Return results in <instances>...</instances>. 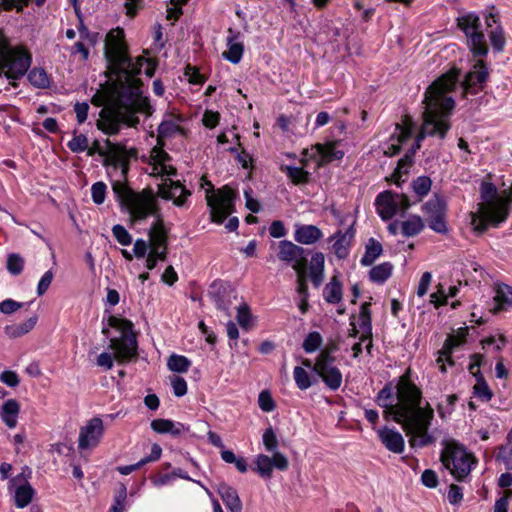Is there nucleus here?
Instances as JSON below:
<instances>
[{"instance_id":"nucleus-1","label":"nucleus","mask_w":512,"mask_h":512,"mask_svg":"<svg viewBox=\"0 0 512 512\" xmlns=\"http://www.w3.org/2000/svg\"><path fill=\"white\" fill-rule=\"evenodd\" d=\"M104 55L107 60V76L114 78L112 85L103 94L93 97V102L104 108L100 112L97 127L105 134L114 135L120 130L121 124L135 127L139 123L136 116L141 113L150 117L153 108L147 97L142 96V82L136 77L146 64L145 74L152 77L156 64L143 56L135 62L128 55L127 45L122 29H112L105 38Z\"/></svg>"},{"instance_id":"nucleus-2","label":"nucleus","mask_w":512,"mask_h":512,"mask_svg":"<svg viewBox=\"0 0 512 512\" xmlns=\"http://www.w3.org/2000/svg\"><path fill=\"white\" fill-rule=\"evenodd\" d=\"M396 399L394 403L393 391L389 385L378 393L377 403L384 408V418H392L402 426L411 447L422 448L433 443L434 437L430 435L429 427L434 418V410L428 402L421 405L422 392L411 382L408 374L399 378Z\"/></svg>"},{"instance_id":"nucleus-3","label":"nucleus","mask_w":512,"mask_h":512,"mask_svg":"<svg viewBox=\"0 0 512 512\" xmlns=\"http://www.w3.org/2000/svg\"><path fill=\"white\" fill-rule=\"evenodd\" d=\"M459 71L452 69L434 81L425 93L423 100V123L416 137V149L427 136L443 140L450 129L449 115L454 108V100L449 93L455 87Z\"/></svg>"},{"instance_id":"nucleus-4","label":"nucleus","mask_w":512,"mask_h":512,"mask_svg":"<svg viewBox=\"0 0 512 512\" xmlns=\"http://www.w3.org/2000/svg\"><path fill=\"white\" fill-rule=\"evenodd\" d=\"M481 199L477 211L471 212V225L473 230L482 233L489 225H498L508 216L507 198L499 195L494 184L483 182L481 185Z\"/></svg>"},{"instance_id":"nucleus-5","label":"nucleus","mask_w":512,"mask_h":512,"mask_svg":"<svg viewBox=\"0 0 512 512\" xmlns=\"http://www.w3.org/2000/svg\"><path fill=\"white\" fill-rule=\"evenodd\" d=\"M31 64V55L23 47H11L8 40L0 37V87L16 88Z\"/></svg>"},{"instance_id":"nucleus-6","label":"nucleus","mask_w":512,"mask_h":512,"mask_svg":"<svg viewBox=\"0 0 512 512\" xmlns=\"http://www.w3.org/2000/svg\"><path fill=\"white\" fill-rule=\"evenodd\" d=\"M112 189L123 206L127 208L132 222L144 220L155 211V199L150 192L136 193L121 179L115 180Z\"/></svg>"},{"instance_id":"nucleus-7","label":"nucleus","mask_w":512,"mask_h":512,"mask_svg":"<svg viewBox=\"0 0 512 512\" xmlns=\"http://www.w3.org/2000/svg\"><path fill=\"white\" fill-rule=\"evenodd\" d=\"M109 326L117 329L121 336L110 339V349L114 351V357L118 361L130 360L137 355L136 336L132 331V323L126 319L109 317Z\"/></svg>"},{"instance_id":"nucleus-8","label":"nucleus","mask_w":512,"mask_h":512,"mask_svg":"<svg viewBox=\"0 0 512 512\" xmlns=\"http://www.w3.org/2000/svg\"><path fill=\"white\" fill-rule=\"evenodd\" d=\"M441 461L458 481L464 480L470 474L476 462L474 456L456 442L446 444L441 453Z\"/></svg>"},{"instance_id":"nucleus-9","label":"nucleus","mask_w":512,"mask_h":512,"mask_svg":"<svg viewBox=\"0 0 512 512\" xmlns=\"http://www.w3.org/2000/svg\"><path fill=\"white\" fill-rule=\"evenodd\" d=\"M88 156L98 154L105 157L104 165L112 166L115 170L120 168L122 180H125L128 172L129 161L135 155L134 150H127L125 147L106 140L105 147H101L98 141L86 149Z\"/></svg>"},{"instance_id":"nucleus-10","label":"nucleus","mask_w":512,"mask_h":512,"mask_svg":"<svg viewBox=\"0 0 512 512\" xmlns=\"http://www.w3.org/2000/svg\"><path fill=\"white\" fill-rule=\"evenodd\" d=\"M205 183L210 186L206 192V200L210 208L211 220L220 224L233 212L235 192L230 187L224 186L213 193L212 185L206 181Z\"/></svg>"},{"instance_id":"nucleus-11","label":"nucleus","mask_w":512,"mask_h":512,"mask_svg":"<svg viewBox=\"0 0 512 512\" xmlns=\"http://www.w3.org/2000/svg\"><path fill=\"white\" fill-rule=\"evenodd\" d=\"M149 252L146 257V267L153 270L158 261H165L168 250V236L161 220L156 221L148 232Z\"/></svg>"},{"instance_id":"nucleus-12","label":"nucleus","mask_w":512,"mask_h":512,"mask_svg":"<svg viewBox=\"0 0 512 512\" xmlns=\"http://www.w3.org/2000/svg\"><path fill=\"white\" fill-rule=\"evenodd\" d=\"M458 26L465 33L469 47L474 56H485L488 46L485 36L480 30V19L477 15L469 13L458 18Z\"/></svg>"},{"instance_id":"nucleus-13","label":"nucleus","mask_w":512,"mask_h":512,"mask_svg":"<svg viewBox=\"0 0 512 512\" xmlns=\"http://www.w3.org/2000/svg\"><path fill=\"white\" fill-rule=\"evenodd\" d=\"M376 209L383 220H389L398 213H404L410 202L406 195L391 191H384L376 198Z\"/></svg>"},{"instance_id":"nucleus-14","label":"nucleus","mask_w":512,"mask_h":512,"mask_svg":"<svg viewBox=\"0 0 512 512\" xmlns=\"http://www.w3.org/2000/svg\"><path fill=\"white\" fill-rule=\"evenodd\" d=\"M278 259L292 265L295 271L307 269L305 250L288 240L280 241L277 245Z\"/></svg>"},{"instance_id":"nucleus-15","label":"nucleus","mask_w":512,"mask_h":512,"mask_svg":"<svg viewBox=\"0 0 512 512\" xmlns=\"http://www.w3.org/2000/svg\"><path fill=\"white\" fill-rule=\"evenodd\" d=\"M424 210L428 216L429 227L437 233H446V201L440 196H435L424 205Z\"/></svg>"},{"instance_id":"nucleus-16","label":"nucleus","mask_w":512,"mask_h":512,"mask_svg":"<svg viewBox=\"0 0 512 512\" xmlns=\"http://www.w3.org/2000/svg\"><path fill=\"white\" fill-rule=\"evenodd\" d=\"M288 465L287 457L281 452H274L271 457L265 454H259L255 459V471L265 479L272 477L273 468L285 471Z\"/></svg>"},{"instance_id":"nucleus-17","label":"nucleus","mask_w":512,"mask_h":512,"mask_svg":"<svg viewBox=\"0 0 512 512\" xmlns=\"http://www.w3.org/2000/svg\"><path fill=\"white\" fill-rule=\"evenodd\" d=\"M104 433L103 422L100 418L90 419L79 432L78 446L80 449L95 448L101 441Z\"/></svg>"},{"instance_id":"nucleus-18","label":"nucleus","mask_w":512,"mask_h":512,"mask_svg":"<svg viewBox=\"0 0 512 512\" xmlns=\"http://www.w3.org/2000/svg\"><path fill=\"white\" fill-rule=\"evenodd\" d=\"M313 371L331 390H337L342 384V373L335 365V360L316 359Z\"/></svg>"},{"instance_id":"nucleus-19","label":"nucleus","mask_w":512,"mask_h":512,"mask_svg":"<svg viewBox=\"0 0 512 512\" xmlns=\"http://www.w3.org/2000/svg\"><path fill=\"white\" fill-rule=\"evenodd\" d=\"M488 77L487 67L483 60H477L473 70L467 73L462 83L463 93L476 94L483 88V83Z\"/></svg>"},{"instance_id":"nucleus-20","label":"nucleus","mask_w":512,"mask_h":512,"mask_svg":"<svg viewBox=\"0 0 512 512\" xmlns=\"http://www.w3.org/2000/svg\"><path fill=\"white\" fill-rule=\"evenodd\" d=\"M413 126L409 116H404L402 122L396 124L395 132L391 135L389 144L384 151L385 155L393 156L400 151L401 144L411 137Z\"/></svg>"},{"instance_id":"nucleus-21","label":"nucleus","mask_w":512,"mask_h":512,"mask_svg":"<svg viewBox=\"0 0 512 512\" xmlns=\"http://www.w3.org/2000/svg\"><path fill=\"white\" fill-rule=\"evenodd\" d=\"M150 158L151 172L153 176H172L176 174V169L169 164L170 156L162 149L161 146H155L151 150Z\"/></svg>"},{"instance_id":"nucleus-22","label":"nucleus","mask_w":512,"mask_h":512,"mask_svg":"<svg viewBox=\"0 0 512 512\" xmlns=\"http://www.w3.org/2000/svg\"><path fill=\"white\" fill-rule=\"evenodd\" d=\"M190 194V191L179 181H173L171 179H166L159 188V195L164 199L173 200L174 204L177 206H182Z\"/></svg>"},{"instance_id":"nucleus-23","label":"nucleus","mask_w":512,"mask_h":512,"mask_svg":"<svg viewBox=\"0 0 512 512\" xmlns=\"http://www.w3.org/2000/svg\"><path fill=\"white\" fill-rule=\"evenodd\" d=\"M354 234L355 231L350 226L345 231H337L329 238V242H332V250L338 258L344 259L348 256Z\"/></svg>"},{"instance_id":"nucleus-24","label":"nucleus","mask_w":512,"mask_h":512,"mask_svg":"<svg viewBox=\"0 0 512 512\" xmlns=\"http://www.w3.org/2000/svg\"><path fill=\"white\" fill-rule=\"evenodd\" d=\"M11 486L15 487L14 498L17 508H24L28 506L34 496V489L32 486L22 478L21 475L13 478L10 481Z\"/></svg>"},{"instance_id":"nucleus-25","label":"nucleus","mask_w":512,"mask_h":512,"mask_svg":"<svg viewBox=\"0 0 512 512\" xmlns=\"http://www.w3.org/2000/svg\"><path fill=\"white\" fill-rule=\"evenodd\" d=\"M358 324L361 332V341H367L366 350L368 353L371 352L372 348V325H371V314H370V303L364 302L361 305Z\"/></svg>"},{"instance_id":"nucleus-26","label":"nucleus","mask_w":512,"mask_h":512,"mask_svg":"<svg viewBox=\"0 0 512 512\" xmlns=\"http://www.w3.org/2000/svg\"><path fill=\"white\" fill-rule=\"evenodd\" d=\"M378 436L389 451L397 454L404 451V438L398 431L385 427L378 430Z\"/></svg>"},{"instance_id":"nucleus-27","label":"nucleus","mask_w":512,"mask_h":512,"mask_svg":"<svg viewBox=\"0 0 512 512\" xmlns=\"http://www.w3.org/2000/svg\"><path fill=\"white\" fill-rule=\"evenodd\" d=\"M140 2L141 0H126L125 7L128 16L134 17L136 15ZM187 2L188 0H170V6L167 8V18L169 20H177L182 14V5Z\"/></svg>"},{"instance_id":"nucleus-28","label":"nucleus","mask_w":512,"mask_h":512,"mask_svg":"<svg viewBox=\"0 0 512 512\" xmlns=\"http://www.w3.org/2000/svg\"><path fill=\"white\" fill-rule=\"evenodd\" d=\"M321 230L315 225H296L294 239L296 242L310 245L322 237Z\"/></svg>"},{"instance_id":"nucleus-29","label":"nucleus","mask_w":512,"mask_h":512,"mask_svg":"<svg viewBox=\"0 0 512 512\" xmlns=\"http://www.w3.org/2000/svg\"><path fill=\"white\" fill-rule=\"evenodd\" d=\"M218 493L230 512H241L242 502L237 491L225 483L218 485Z\"/></svg>"},{"instance_id":"nucleus-30","label":"nucleus","mask_w":512,"mask_h":512,"mask_svg":"<svg viewBox=\"0 0 512 512\" xmlns=\"http://www.w3.org/2000/svg\"><path fill=\"white\" fill-rule=\"evenodd\" d=\"M324 263H325V257L324 254L321 252H316L311 257L310 263H309V276L311 278V281L313 285L318 288L324 279Z\"/></svg>"},{"instance_id":"nucleus-31","label":"nucleus","mask_w":512,"mask_h":512,"mask_svg":"<svg viewBox=\"0 0 512 512\" xmlns=\"http://www.w3.org/2000/svg\"><path fill=\"white\" fill-rule=\"evenodd\" d=\"M38 322V316L33 315L25 321L5 327V334L10 338H19L32 331Z\"/></svg>"},{"instance_id":"nucleus-32","label":"nucleus","mask_w":512,"mask_h":512,"mask_svg":"<svg viewBox=\"0 0 512 512\" xmlns=\"http://www.w3.org/2000/svg\"><path fill=\"white\" fill-rule=\"evenodd\" d=\"M162 453V448L158 444H153L151 448V452L148 456L141 459L139 462L132 464V465H126V466H119L117 467V471L122 475H128L138 469H140L142 466L157 461Z\"/></svg>"},{"instance_id":"nucleus-33","label":"nucleus","mask_w":512,"mask_h":512,"mask_svg":"<svg viewBox=\"0 0 512 512\" xmlns=\"http://www.w3.org/2000/svg\"><path fill=\"white\" fill-rule=\"evenodd\" d=\"M228 33L231 35L227 38L228 50L223 52V57L229 60L232 63H238L243 55L244 47L243 44L237 42L236 39L239 36L238 34H233V30L228 29Z\"/></svg>"},{"instance_id":"nucleus-34","label":"nucleus","mask_w":512,"mask_h":512,"mask_svg":"<svg viewBox=\"0 0 512 512\" xmlns=\"http://www.w3.org/2000/svg\"><path fill=\"white\" fill-rule=\"evenodd\" d=\"M151 428L157 433H168L174 436L188 430L183 424L175 423L168 419H154L151 422Z\"/></svg>"},{"instance_id":"nucleus-35","label":"nucleus","mask_w":512,"mask_h":512,"mask_svg":"<svg viewBox=\"0 0 512 512\" xmlns=\"http://www.w3.org/2000/svg\"><path fill=\"white\" fill-rule=\"evenodd\" d=\"M336 142H330L326 144H316L315 149L317 154L320 156L319 165H324L333 160H339L343 157L341 151L336 150Z\"/></svg>"},{"instance_id":"nucleus-36","label":"nucleus","mask_w":512,"mask_h":512,"mask_svg":"<svg viewBox=\"0 0 512 512\" xmlns=\"http://www.w3.org/2000/svg\"><path fill=\"white\" fill-rule=\"evenodd\" d=\"M462 342H463L462 337L450 336L447 338V340L445 341L444 346H443L442 350L439 352V356L436 360L441 372H443V373L446 372V367L444 365L445 361H447L450 365L453 364V361L451 360V357H450L451 350L454 347L458 346Z\"/></svg>"},{"instance_id":"nucleus-37","label":"nucleus","mask_w":512,"mask_h":512,"mask_svg":"<svg viewBox=\"0 0 512 512\" xmlns=\"http://www.w3.org/2000/svg\"><path fill=\"white\" fill-rule=\"evenodd\" d=\"M20 411L19 403L14 399L7 400L1 409V419L9 427L15 428Z\"/></svg>"},{"instance_id":"nucleus-38","label":"nucleus","mask_w":512,"mask_h":512,"mask_svg":"<svg viewBox=\"0 0 512 512\" xmlns=\"http://www.w3.org/2000/svg\"><path fill=\"white\" fill-rule=\"evenodd\" d=\"M494 301L496 303L495 312L512 308V287L506 284L498 285Z\"/></svg>"},{"instance_id":"nucleus-39","label":"nucleus","mask_w":512,"mask_h":512,"mask_svg":"<svg viewBox=\"0 0 512 512\" xmlns=\"http://www.w3.org/2000/svg\"><path fill=\"white\" fill-rule=\"evenodd\" d=\"M324 299L331 304H337L342 299V285L337 276H333L323 290Z\"/></svg>"},{"instance_id":"nucleus-40","label":"nucleus","mask_w":512,"mask_h":512,"mask_svg":"<svg viewBox=\"0 0 512 512\" xmlns=\"http://www.w3.org/2000/svg\"><path fill=\"white\" fill-rule=\"evenodd\" d=\"M382 245L377 240L371 238L366 244L365 254L361 259V263L364 266H370L374 261L381 255Z\"/></svg>"},{"instance_id":"nucleus-41","label":"nucleus","mask_w":512,"mask_h":512,"mask_svg":"<svg viewBox=\"0 0 512 512\" xmlns=\"http://www.w3.org/2000/svg\"><path fill=\"white\" fill-rule=\"evenodd\" d=\"M176 133H183V129L179 125V119L169 118L164 120L158 128V137H170Z\"/></svg>"},{"instance_id":"nucleus-42","label":"nucleus","mask_w":512,"mask_h":512,"mask_svg":"<svg viewBox=\"0 0 512 512\" xmlns=\"http://www.w3.org/2000/svg\"><path fill=\"white\" fill-rule=\"evenodd\" d=\"M167 366L171 371L185 373L191 366V361L182 355L173 354L169 357Z\"/></svg>"},{"instance_id":"nucleus-43","label":"nucleus","mask_w":512,"mask_h":512,"mask_svg":"<svg viewBox=\"0 0 512 512\" xmlns=\"http://www.w3.org/2000/svg\"><path fill=\"white\" fill-rule=\"evenodd\" d=\"M29 82L37 88H47L50 84L46 71L42 68H34L28 74Z\"/></svg>"},{"instance_id":"nucleus-44","label":"nucleus","mask_w":512,"mask_h":512,"mask_svg":"<svg viewBox=\"0 0 512 512\" xmlns=\"http://www.w3.org/2000/svg\"><path fill=\"white\" fill-rule=\"evenodd\" d=\"M423 227L422 219L418 216H412L401 224L402 233L408 237L417 235Z\"/></svg>"},{"instance_id":"nucleus-45","label":"nucleus","mask_w":512,"mask_h":512,"mask_svg":"<svg viewBox=\"0 0 512 512\" xmlns=\"http://www.w3.org/2000/svg\"><path fill=\"white\" fill-rule=\"evenodd\" d=\"M391 272L392 265L389 263H382L371 269L370 278L374 282L383 283L390 277Z\"/></svg>"},{"instance_id":"nucleus-46","label":"nucleus","mask_w":512,"mask_h":512,"mask_svg":"<svg viewBox=\"0 0 512 512\" xmlns=\"http://www.w3.org/2000/svg\"><path fill=\"white\" fill-rule=\"evenodd\" d=\"M497 458L504 463L507 469H512V430L508 435L507 442L499 448Z\"/></svg>"},{"instance_id":"nucleus-47","label":"nucleus","mask_w":512,"mask_h":512,"mask_svg":"<svg viewBox=\"0 0 512 512\" xmlns=\"http://www.w3.org/2000/svg\"><path fill=\"white\" fill-rule=\"evenodd\" d=\"M25 260L18 253H11L7 257L6 268L12 275H19L24 269Z\"/></svg>"},{"instance_id":"nucleus-48","label":"nucleus","mask_w":512,"mask_h":512,"mask_svg":"<svg viewBox=\"0 0 512 512\" xmlns=\"http://www.w3.org/2000/svg\"><path fill=\"white\" fill-rule=\"evenodd\" d=\"M293 377L300 390H306L312 385L310 375L303 367L296 366L293 371Z\"/></svg>"},{"instance_id":"nucleus-49","label":"nucleus","mask_w":512,"mask_h":512,"mask_svg":"<svg viewBox=\"0 0 512 512\" xmlns=\"http://www.w3.org/2000/svg\"><path fill=\"white\" fill-rule=\"evenodd\" d=\"M432 181L429 177L420 176L412 182L413 191L420 197L426 196L431 189Z\"/></svg>"},{"instance_id":"nucleus-50","label":"nucleus","mask_w":512,"mask_h":512,"mask_svg":"<svg viewBox=\"0 0 512 512\" xmlns=\"http://www.w3.org/2000/svg\"><path fill=\"white\" fill-rule=\"evenodd\" d=\"M323 339L319 332L309 333L303 342V349L307 353L315 352L322 344Z\"/></svg>"},{"instance_id":"nucleus-51","label":"nucleus","mask_w":512,"mask_h":512,"mask_svg":"<svg viewBox=\"0 0 512 512\" xmlns=\"http://www.w3.org/2000/svg\"><path fill=\"white\" fill-rule=\"evenodd\" d=\"M264 447L269 452H278V440L272 427L267 428L262 436Z\"/></svg>"},{"instance_id":"nucleus-52","label":"nucleus","mask_w":512,"mask_h":512,"mask_svg":"<svg viewBox=\"0 0 512 512\" xmlns=\"http://www.w3.org/2000/svg\"><path fill=\"white\" fill-rule=\"evenodd\" d=\"M287 176L294 184L305 183L308 180V172L299 167H286Z\"/></svg>"},{"instance_id":"nucleus-53","label":"nucleus","mask_w":512,"mask_h":512,"mask_svg":"<svg viewBox=\"0 0 512 512\" xmlns=\"http://www.w3.org/2000/svg\"><path fill=\"white\" fill-rule=\"evenodd\" d=\"M67 146L72 152H83L88 148V138L82 134L74 135V137L68 142Z\"/></svg>"},{"instance_id":"nucleus-54","label":"nucleus","mask_w":512,"mask_h":512,"mask_svg":"<svg viewBox=\"0 0 512 512\" xmlns=\"http://www.w3.org/2000/svg\"><path fill=\"white\" fill-rule=\"evenodd\" d=\"M112 233L121 245L128 246L132 243L131 235L122 225H114L112 228Z\"/></svg>"},{"instance_id":"nucleus-55","label":"nucleus","mask_w":512,"mask_h":512,"mask_svg":"<svg viewBox=\"0 0 512 512\" xmlns=\"http://www.w3.org/2000/svg\"><path fill=\"white\" fill-rule=\"evenodd\" d=\"M491 44L497 51H502L505 46L504 32L501 27H496L489 34Z\"/></svg>"},{"instance_id":"nucleus-56","label":"nucleus","mask_w":512,"mask_h":512,"mask_svg":"<svg viewBox=\"0 0 512 512\" xmlns=\"http://www.w3.org/2000/svg\"><path fill=\"white\" fill-rule=\"evenodd\" d=\"M258 404L260 409L264 412H271L275 409V402L267 390L260 392L258 397Z\"/></svg>"},{"instance_id":"nucleus-57","label":"nucleus","mask_w":512,"mask_h":512,"mask_svg":"<svg viewBox=\"0 0 512 512\" xmlns=\"http://www.w3.org/2000/svg\"><path fill=\"white\" fill-rule=\"evenodd\" d=\"M237 321L244 329H249L251 326V314L246 304H242L237 309Z\"/></svg>"},{"instance_id":"nucleus-58","label":"nucleus","mask_w":512,"mask_h":512,"mask_svg":"<svg viewBox=\"0 0 512 512\" xmlns=\"http://www.w3.org/2000/svg\"><path fill=\"white\" fill-rule=\"evenodd\" d=\"M170 381L175 396L182 397L187 393V383L184 378L173 376L170 378Z\"/></svg>"},{"instance_id":"nucleus-59","label":"nucleus","mask_w":512,"mask_h":512,"mask_svg":"<svg viewBox=\"0 0 512 512\" xmlns=\"http://www.w3.org/2000/svg\"><path fill=\"white\" fill-rule=\"evenodd\" d=\"M474 394L483 401H489L492 393L485 381L479 380L474 386Z\"/></svg>"},{"instance_id":"nucleus-60","label":"nucleus","mask_w":512,"mask_h":512,"mask_svg":"<svg viewBox=\"0 0 512 512\" xmlns=\"http://www.w3.org/2000/svg\"><path fill=\"white\" fill-rule=\"evenodd\" d=\"M91 193L93 201L96 204H101L105 200V194H106V185L103 182H97L92 185L91 187Z\"/></svg>"},{"instance_id":"nucleus-61","label":"nucleus","mask_w":512,"mask_h":512,"mask_svg":"<svg viewBox=\"0 0 512 512\" xmlns=\"http://www.w3.org/2000/svg\"><path fill=\"white\" fill-rule=\"evenodd\" d=\"M26 6L25 0H0V11L15 9L17 12H21Z\"/></svg>"},{"instance_id":"nucleus-62","label":"nucleus","mask_w":512,"mask_h":512,"mask_svg":"<svg viewBox=\"0 0 512 512\" xmlns=\"http://www.w3.org/2000/svg\"><path fill=\"white\" fill-rule=\"evenodd\" d=\"M24 306L23 303L17 302L13 299H6L0 302V311L4 314H12L21 309Z\"/></svg>"},{"instance_id":"nucleus-63","label":"nucleus","mask_w":512,"mask_h":512,"mask_svg":"<svg viewBox=\"0 0 512 512\" xmlns=\"http://www.w3.org/2000/svg\"><path fill=\"white\" fill-rule=\"evenodd\" d=\"M512 497V490L506 489L494 505V512H507L509 500Z\"/></svg>"},{"instance_id":"nucleus-64","label":"nucleus","mask_w":512,"mask_h":512,"mask_svg":"<svg viewBox=\"0 0 512 512\" xmlns=\"http://www.w3.org/2000/svg\"><path fill=\"white\" fill-rule=\"evenodd\" d=\"M0 381L5 383L9 387H16L18 386L20 379L16 372L6 370L0 374Z\"/></svg>"}]
</instances>
